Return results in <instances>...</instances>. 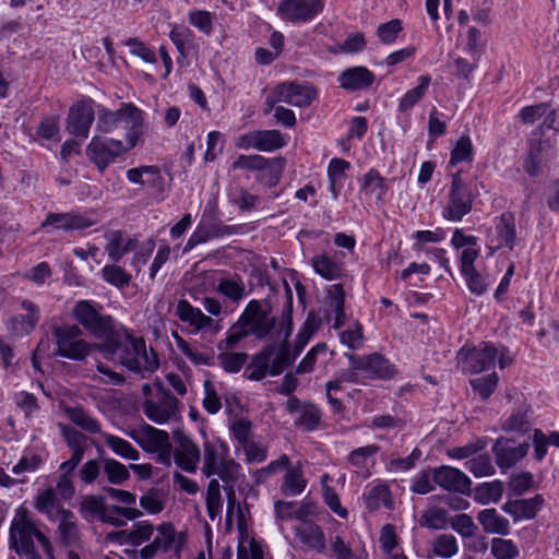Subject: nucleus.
<instances>
[{
    "instance_id": "603ef678",
    "label": "nucleus",
    "mask_w": 559,
    "mask_h": 559,
    "mask_svg": "<svg viewBox=\"0 0 559 559\" xmlns=\"http://www.w3.org/2000/svg\"><path fill=\"white\" fill-rule=\"evenodd\" d=\"M473 144L468 135H462L453 150L451 151V158L449 166L453 167L459 163L472 162L473 160Z\"/></svg>"
},
{
    "instance_id": "ea45409f",
    "label": "nucleus",
    "mask_w": 559,
    "mask_h": 559,
    "mask_svg": "<svg viewBox=\"0 0 559 559\" xmlns=\"http://www.w3.org/2000/svg\"><path fill=\"white\" fill-rule=\"evenodd\" d=\"M104 439L116 455L130 461L140 460V452L129 441L110 433H104Z\"/></svg>"
},
{
    "instance_id": "6ab92c4d",
    "label": "nucleus",
    "mask_w": 559,
    "mask_h": 559,
    "mask_svg": "<svg viewBox=\"0 0 559 559\" xmlns=\"http://www.w3.org/2000/svg\"><path fill=\"white\" fill-rule=\"evenodd\" d=\"M323 5V0H283L280 11L287 20L308 21L321 12Z\"/></svg>"
},
{
    "instance_id": "3c124183",
    "label": "nucleus",
    "mask_w": 559,
    "mask_h": 559,
    "mask_svg": "<svg viewBox=\"0 0 559 559\" xmlns=\"http://www.w3.org/2000/svg\"><path fill=\"white\" fill-rule=\"evenodd\" d=\"M419 525L430 530H443L448 526V512L442 508H430L426 510L420 519Z\"/></svg>"
},
{
    "instance_id": "4d7b16f0",
    "label": "nucleus",
    "mask_w": 559,
    "mask_h": 559,
    "mask_svg": "<svg viewBox=\"0 0 559 559\" xmlns=\"http://www.w3.org/2000/svg\"><path fill=\"white\" fill-rule=\"evenodd\" d=\"M154 531V525L148 521L135 522L129 530V545L138 547L148 542L152 538Z\"/></svg>"
},
{
    "instance_id": "4468645a",
    "label": "nucleus",
    "mask_w": 559,
    "mask_h": 559,
    "mask_svg": "<svg viewBox=\"0 0 559 559\" xmlns=\"http://www.w3.org/2000/svg\"><path fill=\"white\" fill-rule=\"evenodd\" d=\"M317 91L307 83L285 82L276 86V99L295 107H308Z\"/></svg>"
},
{
    "instance_id": "4c0bfd02",
    "label": "nucleus",
    "mask_w": 559,
    "mask_h": 559,
    "mask_svg": "<svg viewBox=\"0 0 559 559\" xmlns=\"http://www.w3.org/2000/svg\"><path fill=\"white\" fill-rule=\"evenodd\" d=\"M307 486V479L302 475L301 466L289 467L283 479L281 490L284 495L298 496Z\"/></svg>"
},
{
    "instance_id": "680f3d73",
    "label": "nucleus",
    "mask_w": 559,
    "mask_h": 559,
    "mask_svg": "<svg viewBox=\"0 0 559 559\" xmlns=\"http://www.w3.org/2000/svg\"><path fill=\"white\" fill-rule=\"evenodd\" d=\"M284 145L285 140L278 130H259V151L273 152Z\"/></svg>"
},
{
    "instance_id": "423d86ee",
    "label": "nucleus",
    "mask_w": 559,
    "mask_h": 559,
    "mask_svg": "<svg viewBox=\"0 0 559 559\" xmlns=\"http://www.w3.org/2000/svg\"><path fill=\"white\" fill-rule=\"evenodd\" d=\"M103 306L92 300H80L73 308L76 321L96 337L106 340L114 331V319L102 314Z\"/></svg>"
},
{
    "instance_id": "4be33fe9",
    "label": "nucleus",
    "mask_w": 559,
    "mask_h": 559,
    "mask_svg": "<svg viewBox=\"0 0 559 559\" xmlns=\"http://www.w3.org/2000/svg\"><path fill=\"white\" fill-rule=\"evenodd\" d=\"M131 437L146 452L155 453L169 445V435L165 430L157 429L148 424H144L138 431H133Z\"/></svg>"
},
{
    "instance_id": "f03ea898",
    "label": "nucleus",
    "mask_w": 559,
    "mask_h": 559,
    "mask_svg": "<svg viewBox=\"0 0 559 559\" xmlns=\"http://www.w3.org/2000/svg\"><path fill=\"white\" fill-rule=\"evenodd\" d=\"M35 542L48 559H55V548L50 538L40 530L39 523L33 519L29 511L21 506L15 510L10 524V549L25 559H43Z\"/></svg>"
},
{
    "instance_id": "f704fd0d",
    "label": "nucleus",
    "mask_w": 559,
    "mask_h": 559,
    "mask_svg": "<svg viewBox=\"0 0 559 559\" xmlns=\"http://www.w3.org/2000/svg\"><path fill=\"white\" fill-rule=\"evenodd\" d=\"M365 506L371 512L379 510L381 507L392 509L393 501L389 487L384 484L371 487L366 493Z\"/></svg>"
},
{
    "instance_id": "20e7f679",
    "label": "nucleus",
    "mask_w": 559,
    "mask_h": 559,
    "mask_svg": "<svg viewBox=\"0 0 559 559\" xmlns=\"http://www.w3.org/2000/svg\"><path fill=\"white\" fill-rule=\"evenodd\" d=\"M156 536L154 539L145 545L141 550H126L131 558L136 559H153L158 551L169 552L174 550L177 558H180L182 547L186 544L187 537L183 532H177L174 524L170 522H163L156 528Z\"/></svg>"
},
{
    "instance_id": "bf43d9fd",
    "label": "nucleus",
    "mask_w": 559,
    "mask_h": 559,
    "mask_svg": "<svg viewBox=\"0 0 559 559\" xmlns=\"http://www.w3.org/2000/svg\"><path fill=\"white\" fill-rule=\"evenodd\" d=\"M299 414L300 415L296 423L306 431H313L318 428L321 420V413L316 405L304 404Z\"/></svg>"
},
{
    "instance_id": "7c9ffc66",
    "label": "nucleus",
    "mask_w": 559,
    "mask_h": 559,
    "mask_svg": "<svg viewBox=\"0 0 559 559\" xmlns=\"http://www.w3.org/2000/svg\"><path fill=\"white\" fill-rule=\"evenodd\" d=\"M176 316L183 323L189 324L195 331H202L212 326L214 320L205 316L199 308L193 307L188 300L180 299L177 305Z\"/></svg>"
},
{
    "instance_id": "aec40b11",
    "label": "nucleus",
    "mask_w": 559,
    "mask_h": 559,
    "mask_svg": "<svg viewBox=\"0 0 559 559\" xmlns=\"http://www.w3.org/2000/svg\"><path fill=\"white\" fill-rule=\"evenodd\" d=\"M127 179L135 185L146 186L157 193L165 192V179L158 166L142 165L127 170Z\"/></svg>"
},
{
    "instance_id": "ddd939ff",
    "label": "nucleus",
    "mask_w": 559,
    "mask_h": 559,
    "mask_svg": "<svg viewBox=\"0 0 559 559\" xmlns=\"http://www.w3.org/2000/svg\"><path fill=\"white\" fill-rule=\"evenodd\" d=\"M96 221L88 214L70 211L63 213L50 212L46 215L45 221L41 223V228L53 227L58 230L72 233L75 230H83L95 225Z\"/></svg>"
},
{
    "instance_id": "e2e57ef3",
    "label": "nucleus",
    "mask_w": 559,
    "mask_h": 559,
    "mask_svg": "<svg viewBox=\"0 0 559 559\" xmlns=\"http://www.w3.org/2000/svg\"><path fill=\"white\" fill-rule=\"evenodd\" d=\"M499 378L497 373H490L480 378L471 380V386L483 400L489 399L498 385Z\"/></svg>"
},
{
    "instance_id": "f257e3e1",
    "label": "nucleus",
    "mask_w": 559,
    "mask_h": 559,
    "mask_svg": "<svg viewBox=\"0 0 559 559\" xmlns=\"http://www.w3.org/2000/svg\"><path fill=\"white\" fill-rule=\"evenodd\" d=\"M106 359L118 362L136 373L154 372L159 360L152 347L147 348L143 337H134L126 330H115L97 346Z\"/></svg>"
},
{
    "instance_id": "13d9d810",
    "label": "nucleus",
    "mask_w": 559,
    "mask_h": 559,
    "mask_svg": "<svg viewBox=\"0 0 559 559\" xmlns=\"http://www.w3.org/2000/svg\"><path fill=\"white\" fill-rule=\"evenodd\" d=\"M432 550L436 556L451 558L459 551L456 538L451 534H441L433 540Z\"/></svg>"
},
{
    "instance_id": "393cba45",
    "label": "nucleus",
    "mask_w": 559,
    "mask_h": 559,
    "mask_svg": "<svg viewBox=\"0 0 559 559\" xmlns=\"http://www.w3.org/2000/svg\"><path fill=\"white\" fill-rule=\"evenodd\" d=\"M105 238L108 241L105 250L115 263H118L124 254L134 250L138 246V240L122 230H110L105 234Z\"/></svg>"
},
{
    "instance_id": "dca6fc26",
    "label": "nucleus",
    "mask_w": 559,
    "mask_h": 559,
    "mask_svg": "<svg viewBox=\"0 0 559 559\" xmlns=\"http://www.w3.org/2000/svg\"><path fill=\"white\" fill-rule=\"evenodd\" d=\"M433 481L448 491L469 495L472 481L459 468L443 465L432 469Z\"/></svg>"
},
{
    "instance_id": "c9c22d12",
    "label": "nucleus",
    "mask_w": 559,
    "mask_h": 559,
    "mask_svg": "<svg viewBox=\"0 0 559 559\" xmlns=\"http://www.w3.org/2000/svg\"><path fill=\"white\" fill-rule=\"evenodd\" d=\"M204 448V457H203V466L202 473L206 477H211L215 475L217 472V467L219 466V461L222 459H226V448L223 444L216 445L210 441H205L203 444Z\"/></svg>"
},
{
    "instance_id": "052dcab7",
    "label": "nucleus",
    "mask_w": 559,
    "mask_h": 559,
    "mask_svg": "<svg viewBox=\"0 0 559 559\" xmlns=\"http://www.w3.org/2000/svg\"><path fill=\"white\" fill-rule=\"evenodd\" d=\"M465 467L475 477L492 476L496 473V468L491 463V459L487 454H480L476 457L468 460L465 463Z\"/></svg>"
},
{
    "instance_id": "79ce46f5",
    "label": "nucleus",
    "mask_w": 559,
    "mask_h": 559,
    "mask_svg": "<svg viewBox=\"0 0 559 559\" xmlns=\"http://www.w3.org/2000/svg\"><path fill=\"white\" fill-rule=\"evenodd\" d=\"M246 319L238 318L237 322L234 323L226 333V338L218 343V350L234 349L239 342L250 335V331L245 323Z\"/></svg>"
},
{
    "instance_id": "412c9836",
    "label": "nucleus",
    "mask_w": 559,
    "mask_h": 559,
    "mask_svg": "<svg viewBox=\"0 0 559 559\" xmlns=\"http://www.w3.org/2000/svg\"><path fill=\"white\" fill-rule=\"evenodd\" d=\"M545 500L542 495H535L528 499L508 500L502 510L510 514L514 522L533 520L542 509Z\"/></svg>"
},
{
    "instance_id": "8fccbe9b",
    "label": "nucleus",
    "mask_w": 559,
    "mask_h": 559,
    "mask_svg": "<svg viewBox=\"0 0 559 559\" xmlns=\"http://www.w3.org/2000/svg\"><path fill=\"white\" fill-rule=\"evenodd\" d=\"M205 504L209 518L215 520L222 512L223 499L221 495V486L217 479H211L206 490Z\"/></svg>"
},
{
    "instance_id": "2f4dec72",
    "label": "nucleus",
    "mask_w": 559,
    "mask_h": 559,
    "mask_svg": "<svg viewBox=\"0 0 559 559\" xmlns=\"http://www.w3.org/2000/svg\"><path fill=\"white\" fill-rule=\"evenodd\" d=\"M104 491L110 498L119 501L124 506H129V508L119 506L112 507V511L117 513L119 516H123L128 520H135L142 515V512L140 510L132 508V506H134L136 502V498L132 492L114 487H105Z\"/></svg>"
},
{
    "instance_id": "864d4df0",
    "label": "nucleus",
    "mask_w": 559,
    "mask_h": 559,
    "mask_svg": "<svg viewBox=\"0 0 559 559\" xmlns=\"http://www.w3.org/2000/svg\"><path fill=\"white\" fill-rule=\"evenodd\" d=\"M103 463L104 472L110 484L121 485L130 478L129 469L122 463L114 459H105Z\"/></svg>"
},
{
    "instance_id": "58836bf2",
    "label": "nucleus",
    "mask_w": 559,
    "mask_h": 559,
    "mask_svg": "<svg viewBox=\"0 0 559 559\" xmlns=\"http://www.w3.org/2000/svg\"><path fill=\"white\" fill-rule=\"evenodd\" d=\"M66 415L81 429L90 433H102V427L97 419L93 418L82 407H67Z\"/></svg>"
},
{
    "instance_id": "69168bd1",
    "label": "nucleus",
    "mask_w": 559,
    "mask_h": 559,
    "mask_svg": "<svg viewBox=\"0 0 559 559\" xmlns=\"http://www.w3.org/2000/svg\"><path fill=\"white\" fill-rule=\"evenodd\" d=\"M240 465L236 463L233 459H222L219 461V466L217 467V472L215 475H218L223 480L225 486H230L238 480L239 477Z\"/></svg>"
},
{
    "instance_id": "c756f323",
    "label": "nucleus",
    "mask_w": 559,
    "mask_h": 559,
    "mask_svg": "<svg viewBox=\"0 0 559 559\" xmlns=\"http://www.w3.org/2000/svg\"><path fill=\"white\" fill-rule=\"evenodd\" d=\"M277 344H269L264 346L259 353L253 355L251 361L248 364L245 377L252 381H260L265 378L270 372L271 358L275 355Z\"/></svg>"
},
{
    "instance_id": "774afa93",
    "label": "nucleus",
    "mask_w": 559,
    "mask_h": 559,
    "mask_svg": "<svg viewBox=\"0 0 559 559\" xmlns=\"http://www.w3.org/2000/svg\"><path fill=\"white\" fill-rule=\"evenodd\" d=\"M491 554L497 559H514L519 555V549L511 539L493 538Z\"/></svg>"
},
{
    "instance_id": "b1692460",
    "label": "nucleus",
    "mask_w": 559,
    "mask_h": 559,
    "mask_svg": "<svg viewBox=\"0 0 559 559\" xmlns=\"http://www.w3.org/2000/svg\"><path fill=\"white\" fill-rule=\"evenodd\" d=\"M328 308L324 310L325 320L330 322L334 314V329L342 328L346 322L345 290L342 284H333L328 289Z\"/></svg>"
},
{
    "instance_id": "a19ab883",
    "label": "nucleus",
    "mask_w": 559,
    "mask_h": 559,
    "mask_svg": "<svg viewBox=\"0 0 559 559\" xmlns=\"http://www.w3.org/2000/svg\"><path fill=\"white\" fill-rule=\"evenodd\" d=\"M502 493V481L493 480L478 485L475 488L474 499L481 504L496 503L501 499Z\"/></svg>"
},
{
    "instance_id": "5701e85b",
    "label": "nucleus",
    "mask_w": 559,
    "mask_h": 559,
    "mask_svg": "<svg viewBox=\"0 0 559 559\" xmlns=\"http://www.w3.org/2000/svg\"><path fill=\"white\" fill-rule=\"evenodd\" d=\"M496 238L491 242L496 241L493 247H490L492 251L500 248H508L513 250L516 243V227L515 217L512 212H504L498 218L495 226Z\"/></svg>"
},
{
    "instance_id": "c03bdc74",
    "label": "nucleus",
    "mask_w": 559,
    "mask_h": 559,
    "mask_svg": "<svg viewBox=\"0 0 559 559\" xmlns=\"http://www.w3.org/2000/svg\"><path fill=\"white\" fill-rule=\"evenodd\" d=\"M217 292L233 302H239L246 296V286L240 276L222 278Z\"/></svg>"
},
{
    "instance_id": "c85d7f7f",
    "label": "nucleus",
    "mask_w": 559,
    "mask_h": 559,
    "mask_svg": "<svg viewBox=\"0 0 559 559\" xmlns=\"http://www.w3.org/2000/svg\"><path fill=\"white\" fill-rule=\"evenodd\" d=\"M374 75L365 67H352L338 76L340 86L346 91L366 90L372 85Z\"/></svg>"
},
{
    "instance_id": "39448f33",
    "label": "nucleus",
    "mask_w": 559,
    "mask_h": 559,
    "mask_svg": "<svg viewBox=\"0 0 559 559\" xmlns=\"http://www.w3.org/2000/svg\"><path fill=\"white\" fill-rule=\"evenodd\" d=\"M52 335L56 341L52 356L82 360L90 354L91 346L82 338V330L78 325H56Z\"/></svg>"
},
{
    "instance_id": "338daca9",
    "label": "nucleus",
    "mask_w": 559,
    "mask_h": 559,
    "mask_svg": "<svg viewBox=\"0 0 559 559\" xmlns=\"http://www.w3.org/2000/svg\"><path fill=\"white\" fill-rule=\"evenodd\" d=\"M189 23L198 28L205 35H211L213 32V16L212 13L205 10H193L188 15Z\"/></svg>"
},
{
    "instance_id": "49530a36",
    "label": "nucleus",
    "mask_w": 559,
    "mask_h": 559,
    "mask_svg": "<svg viewBox=\"0 0 559 559\" xmlns=\"http://www.w3.org/2000/svg\"><path fill=\"white\" fill-rule=\"evenodd\" d=\"M360 188L367 194H374L377 200H382L388 191L384 178L376 169H370L364 175Z\"/></svg>"
},
{
    "instance_id": "09e8293b",
    "label": "nucleus",
    "mask_w": 559,
    "mask_h": 559,
    "mask_svg": "<svg viewBox=\"0 0 559 559\" xmlns=\"http://www.w3.org/2000/svg\"><path fill=\"white\" fill-rule=\"evenodd\" d=\"M57 492L55 488L49 487L43 492L38 493L35 498V509L45 514L50 521H56L57 514Z\"/></svg>"
},
{
    "instance_id": "0eeeda50",
    "label": "nucleus",
    "mask_w": 559,
    "mask_h": 559,
    "mask_svg": "<svg viewBox=\"0 0 559 559\" xmlns=\"http://www.w3.org/2000/svg\"><path fill=\"white\" fill-rule=\"evenodd\" d=\"M474 199L471 186L463 181L461 171H456L452 175L448 203L442 210L443 218L451 222L462 221L472 211Z\"/></svg>"
},
{
    "instance_id": "37998d69",
    "label": "nucleus",
    "mask_w": 559,
    "mask_h": 559,
    "mask_svg": "<svg viewBox=\"0 0 559 559\" xmlns=\"http://www.w3.org/2000/svg\"><path fill=\"white\" fill-rule=\"evenodd\" d=\"M314 271L325 280H336L342 276V265L325 254H318L312 258Z\"/></svg>"
},
{
    "instance_id": "f8f14e48",
    "label": "nucleus",
    "mask_w": 559,
    "mask_h": 559,
    "mask_svg": "<svg viewBox=\"0 0 559 559\" xmlns=\"http://www.w3.org/2000/svg\"><path fill=\"white\" fill-rule=\"evenodd\" d=\"M91 98L74 103L67 117V131L75 136L87 139L90 129L95 119V111Z\"/></svg>"
},
{
    "instance_id": "a18cd8bd",
    "label": "nucleus",
    "mask_w": 559,
    "mask_h": 559,
    "mask_svg": "<svg viewBox=\"0 0 559 559\" xmlns=\"http://www.w3.org/2000/svg\"><path fill=\"white\" fill-rule=\"evenodd\" d=\"M103 280L115 286L116 288L123 289L131 283V275L117 263L107 264L102 269Z\"/></svg>"
},
{
    "instance_id": "473e14b6",
    "label": "nucleus",
    "mask_w": 559,
    "mask_h": 559,
    "mask_svg": "<svg viewBox=\"0 0 559 559\" xmlns=\"http://www.w3.org/2000/svg\"><path fill=\"white\" fill-rule=\"evenodd\" d=\"M295 535L301 543L318 552H323L326 548L325 535L322 528L314 522L304 524V526L300 527H295Z\"/></svg>"
},
{
    "instance_id": "de8ad7c7",
    "label": "nucleus",
    "mask_w": 559,
    "mask_h": 559,
    "mask_svg": "<svg viewBox=\"0 0 559 559\" xmlns=\"http://www.w3.org/2000/svg\"><path fill=\"white\" fill-rule=\"evenodd\" d=\"M106 510L105 498L102 496H85L79 504V512L87 521L95 516L100 520V515H103Z\"/></svg>"
},
{
    "instance_id": "6e6d98bb",
    "label": "nucleus",
    "mask_w": 559,
    "mask_h": 559,
    "mask_svg": "<svg viewBox=\"0 0 559 559\" xmlns=\"http://www.w3.org/2000/svg\"><path fill=\"white\" fill-rule=\"evenodd\" d=\"M275 357L271 362L270 374L278 376L289 367L297 356L290 353L289 345L280 344L275 350Z\"/></svg>"
},
{
    "instance_id": "0e129e2a",
    "label": "nucleus",
    "mask_w": 559,
    "mask_h": 559,
    "mask_svg": "<svg viewBox=\"0 0 559 559\" xmlns=\"http://www.w3.org/2000/svg\"><path fill=\"white\" fill-rule=\"evenodd\" d=\"M379 451L380 447L377 444L360 447L349 452L347 455V461L352 466L356 468H365L367 466L368 459L376 455Z\"/></svg>"
},
{
    "instance_id": "9d476101",
    "label": "nucleus",
    "mask_w": 559,
    "mask_h": 559,
    "mask_svg": "<svg viewBox=\"0 0 559 559\" xmlns=\"http://www.w3.org/2000/svg\"><path fill=\"white\" fill-rule=\"evenodd\" d=\"M180 402L173 393L145 399L143 413L153 423L164 425L180 417Z\"/></svg>"
},
{
    "instance_id": "e433bc0d",
    "label": "nucleus",
    "mask_w": 559,
    "mask_h": 559,
    "mask_svg": "<svg viewBox=\"0 0 559 559\" xmlns=\"http://www.w3.org/2000/svg\"><path fill=\"white\" fill-rule=\"evenodd\" d=\"M430 82V75H420L418 78V85L406 92L405 95L400 99L399 111L406 112L411 108H413L417 103H419L427 93Z\"/></svg>"
},
{
    "instance_id": "72a5a7b5",
    "label": "nucleus",
    "mask_w": 559,
    "mask_h": 559,
    "mask_svg": "<svg viewBox=\"0 0 559 559\" xmlns=\"http://www.w3.org/2000/svg\"><path fill=\"white\" fill-rule=\"evenodd\" d=\"M477 520L486 533L506 536L510 532L509 520L500 515L496 509L480 511Z\"/></svg>"
},
{
    "instance_id": "7ed1b4c3",
    "label": "nucleus",
    "mask_w": 559,
    "mask_h": 559,
    "mask_svg": "<svg viewBox=\"0 0 559 559\" xmlns=\"http://www.w3.org/2000/svg\"><path fill=\"white\" fill-rule=\"evenodd\" d=\"M143 123L141 110L133 104H122L115 111L98 107L96 130L102 133L123 131L129 147H134Z\"/></svg>"
},
{
    "instance_id": "bb28decb",
    "label": "nucleus",
    "mask_w": 559,
    "mask_h": 559,
    "mask_svg": "<svg viewBox=\"0 0 559 559\" xmlns=\"http://www.w3.org/2000/svg\"><path fill=\"white\" fill-rule=\"evenodd\" d=\"M348 358L354 369L372 372L380 378H391L395 372L394 367L380 354L365 358L348 355Z\"/></svg>"
},
{
    "instance_id": "6e6552de",
    "label": "nucleus",
    "mask_w": 559,
    "mask_h": 559,
    "mask_svg": "<svg viewBox=\"0 0 559 559\" xmlns=\"http://www.w3.org/2000/svg\"><path fill=\"white\" fill-rule=\"evenodd\" d=\"M122 141L102 135H94L85 148L88 159L96 166L99 173L116 162V159L130 150Z\"/></svg>"
},
{
    "instance_id": "1a4fd4ad",
    "label": "nucleus",
    "mask_w": 559,
    "mask_h": 559,
    "mask_svg": "<svg viewBox=\"0 0 559 559\" xmlns=\"http://www.w3.org/2000/svg\"><path fill=\"white\" fill-rule=\"evenodd\" d=\"M240 317L246 319L245 323L250 333L258 340L265 338L274 330L277 321L275 317L271 316V308H264L262 302L257 299L247 304Z\"/></svg>"
},
{
    "instance_id": "5fc2aeb1",
    "label": "nucleus",
    "mask_w": 559,
    "mask_h": 559,
    "mask_svg": "<svg viewBox=\"0 0 559 559\" xmlns=\"http://www.w3.org/2000/svg\"><path fill=\"white\" fill-rule=\"evenodd\" d=\"M217 359L219 361V365L226 372L237 373L247 362L248 354L221 350V353L217 356Z\"/></svg>"
},
{
    "instance_id": "2eb2a0df",
    "label": "nucleus",
    "mask_w": 559,
    "mask_h": 559,
    "mask_svg": "<svg viewBox=\"0 0 559 559\" xmlns=\"http://www.w3.org/2000/svg\"><path fill=\"white\" fill-rule=\"evenodd\" d=\"M528 448L527 442L516 443L512 439L501 437L492 445V452L497 465L501 469H509L527 454Z\"/></svg>"
},
{
    "instance_id": "cd10ccee",
    "label": "nucleus",
    "mask_w": 559,
    "mask_h": 559,
    "mask_svg": "<svg viewBox=\"0 0 559 559\" xmlns=\"http://www.w3.org/2000/svg\"><path fill=\"white\" fill-rule=\"evenodd\" d=\"M498 357V348L491 344L474 348L465 359V368L473 373H479L495 367Z\"/></svg>"
},
{
    "instance_id": "a211bd4d",
    "label": "nucleus",
    "mask_w": 559,
    "mask_h": 559,
    "mask_svg": "<svg viewBox=\"0 0 559 559\" xmlns=\"http://www.w3.org/2000/svg\"><path fill=\"white\" fill-rule=\"evenodd\" d=\"M175 439L179 444L174 454L175 463L181 469L194 473L201 459L199 447L182 431H176Z\"/></svg>"
},
{
    "instance_id": "9b49d317",
    "label": "nucleus",
    "mask_w": 559,
    "mask_h": 559,
    "mask_svg": "<svg viewBox=\"0 0 559 559\" xmlns=\"http://www.w3.org/2000/svg\"><path fill=\"white\" fill-rule=\"evenodd\" d=\"M233 169H249L259 170V181H263L265 173L270 171V180L266 181V186L274 187L277 185L282 170L284 168V162L282 158L267 159L261 155H239L231 165Z\"/></svg>"
},
{
    "instance_id": "a878e982",
    "label": "nucleus",
    "mask_w": 559,
    "mask_h": 559,
    "mask_svg": "<svg viewBox=\"0 0 559 559\" xmlns=\"http://www.w3.org/2000/svg\"><path fill=\"white\" fill-rule=\"evenodd\" d=\"M21 307L27 314H16L12 317L9 321L8 329L13 334H29L39 321V309L31 300H23Z\"/></svg>"
},
{
    "instance_id": "f3484780",
    "label": "nucleus",
    "mask_w": 559,
    "mask_h": 559,
    "mask_svg": "<svg viewBox=\"0 0 559 559\" xmlns=\"http://www.w3.org/2000/svg\"><path fill=\"white\" fill-rule=\"evenodd\" d=\"M56 514L59 544L63 547L78 546L81 540V532L74 513L62 506H58Z\"/></svg>"
}]
</instances>
